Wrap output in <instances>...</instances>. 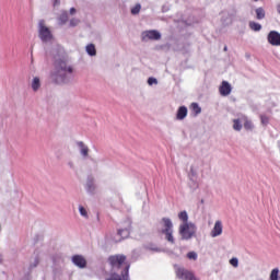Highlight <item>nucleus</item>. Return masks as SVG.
<instances>
[{
    "label": "nucleus",
    "mask_w": 280,
    "mask_h": 280,
    "mask_svg": "<svg viewBox=\"0 0 280 280\" xmlns=\"http://www.w3.org/2000/svg\"><path fill=\"white\" fill-rule=\"evenodd\" d=\"M55 59L54 70L50 72V80L55 84H69L71 75H73V66L69 63L65 49L58 47L52 50Z\"/></svg>",
    "instance_id": "obj_1"
},
{
    "label": "nucleus",
    "mask_w": 280,
    "mask_h": 280,
    "mask_svg": "<svg viewBox=\"0 0 280 280\" xmlns=\"http://www.w3.org/2000/svg\"><path fill=\"white\" fill-rule=\"evenodd\" d=\"M177 218L182 222L178 226V235L180 240L189 241L192 240V237H196L198 226H196L194 222H189V214L187 211H180L177 214Z\"/></svg>",
    "instance_id": "obj_2"
},
{
    "label": "nucleus",
    "mask_w": 280,
    "mask_h": 280,
    "mask_svg": "<svg viewBox=\"0 0 280 280\" xmlns=\"http://www.w3.org/2000/svg\"><path fill=\"white\" fill-rule=\"evenodd\" d=\"M161 233L164 235V240L168 242V244H176V237H174V222L172 219L164 217L160 221Z\"/></svg>",
    "instance_id": "obj_3"
},
{
    "label": "nucleus",
    "mask_w": 280,
    "mask_h": 280,
    "mask_svg": "<svg viewBox=\"0 0 280 280\" xmlns=\"http://www.w3.org/2000/svg\"><path fill=\"white\" fill-rule=\"evenodd\" d=\"M38 36L43 43H49V40L54 38L51 30L47 27V24H45V21L43 20L38 22Z\"/></svg>",
    "instance_id": "obj_4"
},
{
    "label": "nucleus",
    "mask_w": 280,
    "mask_h": 280,
    "mask_svg": "<svg viewBox=\"0 0 280 280\" xmlns=\"http://www.w3.org/2000/svg\"><path fill=\"white\" fill-rule=\"evenodd\" d=\"M161 32L156 30H149L141 33V40L143 43H150V40H161Z\"/></svg>",
    "instance_id": "obj_5"
},
{
    "label": "nucleus",
    "mask_w": 280,
    "mask_h": 280,
    "mask_svg": "<svg viewBox=\"0 0 280 280\" xmlns=\"http://www.w3.org/2000/svg\"><path fill=\"white\" fill-rule=\"evenodd\" d=\"M175 272H176L177 279H180V280H200V279L196 278L194 272H191L183 267H176Z\"/></svg>",
    "instance_id": "obj_6"
},
{
    "label": "nucleus",
    "mask_w": 280,
    "mask_h": 280,
    "mask_svg": "<svg viewBox=\"0 0 280 280\" xmlns=\"http://www.w3.org/2000/svg\"><path fill=\"white\" fill-rule=\"evenodd\" d=\"M28 86L33 93H38L43 89V79L38 75H33L28 81Z\"/></svg>",
    "instance_id": "obj_7"
},
{
    "label": "nucleus",
    "mask_w": 280,
    "mask_h": 280,
    "mask_svg": "<svg viewBox=\"0 0 280 280\" xmlns=\"http://www.w3.org/2000/svg\"><path fill=\"white\" fill-rule=\"evenodd\" d=\"M128 237H130V222H127L126 228L118 230L116 236L114 237V242H121V240H126Z\"/></svg>",
    "instance_id": "obj_8"
},
{
    "label": "nucleus",
    "mask_w": 280,
    "mask_h": 280,
    "mask_svg": "<svg viewBox=\"0 0 280 280\" xmlns=\"http://www.w3.org/2000/svg\"><path fill=\"white\" fill-rule=\"evenodd\" d=\"M108 261L113 270H115V268H121V266H124V262L126 261V256L124 255L110 256L108 258Z\"/></svg>",
    "instance_id": "obj_9"
},
{
    "label": "nucleus",
    "mask_w": 280,
    "mask_h": 280,
    "mask_svg": "<svg viewBox=\"0 0 280 280\" xmlns=\"http://www.w3.org/2000/svg\"><path fill=\"white\" fill-rule=\"evenodd\" d=\"M130 270V266L127 265L121 271L120 275L118 273H112L109 277H107L105 280H130V276H128V271Z\"/></svg>",
    "instance_id": "obj_10"
},
{
    "label": "nucleus",
    "mask_w": 280,
    "mask_h": 280,
    "mask_svg": "<svg viewBox=\"0 0 280 280\" xmlns=\"http://www.w3.org/2000/svg\"><path fill=\"white\" fill-rule=\"evenodd\" d=\"M267 40L269 45H272L273 47H280V34L277 31L269 32L267 36Z\"/></svg>",
    "instance_id": "obj_11"
},
{
    "label": "nucleus",
    "mask_w": 280,
    "mask_h": 280,
    "mask_svg": "<svg viewBox=\"0 0 280 280\" xmlns=\"http://www.w3.org/2000/svg\"><path fill=\"white\" fill-rule=\"evenodd\" d=\"M224 231V226L222 225V221L218 220L214 222V225L210 232V237H220Z\"/></svg>",
    "instance_id": "obj_12"
},
{
    "label": "nucleus",
    "mask_w": 280,
    "mask_h": 280,
    "mask_svg": "<svg viewBox=\"0 0 280 280\" xmlns=\"http://www.w3.org/2000/svg\"><path fill=\"white\" fill-rule=\"evenodd\" d=\"M77 148H78L82 159H89L91 149H89V145H86V143H84L83 141H79V142H77Z\"/></svg>",
    "instance_id": "obj_13"
},
{
    "label": "nucleus",
    "mask_w": 280,
    "mask_h": 280,
    "mask_svg": "<svg viewBox=\"0 0 280 280\" xmlns=\"http://www.w3.org/2000/svg\"><path fill=\"white\" fill-rule=\"evenodd\" d=\"M233 88L229 84V81H223L219 88V93L223 97L231 95Z\"/></svg>",
    "instance_id": "obj_14"
},
{
    "label": "nucleus",
    "mask_w": 280,
    "mask_h": 280,
    "mask_svg": "<svg viewBox=\"0 0 280 280\" xmlns=\"http://www.w3.org/2000/svg\"><path fill=\"white\" fill-rule=\"evenodd\" d=\"M72 264L78 268H86V259L82 255L72 256Z\"/></svg>",
    "instance_id": "obj_15"
},
{
    "label": "nucleus",
    "mask_w": 280,
    "mask_h": 280,
    "mask_svg": "<svg viewBox=\"0 0 280 280\" xmlns=\"http://www.w3.org/2000/svg\"><path fill=\"white\" fill-rule=\"evenodd\" d=\"M85 189L89 194H95V190L97 189V186L95 185V178L88 177L85 183Z\"/></svg>",
    "instance_id": "obj_16"
},
{
    "label": "nucleus",
    "mask_w": 280,
    "mask_h": 280,
    "mask_svg": "<svg viewBox=\"0 0 280 280\" xmlns=\"http://www.w3.org/2000/svg\"><path fill=\"white\" fill-rule=\"evenodd\" d=\"M187 107L185 106H180L178 109H177V113H176V119L178 121H183V119H185L187 117Z\"/></svg>",
    "instance_id": "obj_17"
},
{
    "label": "nucleus",
    "mask_w": 280,
    "mask_h": 280,
    "mask_svg": "<svg viewBox=\"0 0 280 280\" xmlns=\"http://www.w3.org/2000/svg\"><path fill=\"white\" fill-rule=\"evenodd\" d=\"M242 119H243V126L245 130H249V131L255 130V124H253V120L248 119V117L246 116H243Z\"/></svg>",
    "instance_id": "obj_18"
},
{
    "label": "nucleus",
    "mask_w": 280,
    "mask_h": 280,
    "mask_svg": "<svg viewBox=\"0 0 280 280\" xmlns=\"http://www.w3.org/2000/svg\"><path fill=\"white\" fill-rule=\"evenodd\" d=\"M243 122L244 120L242 119V117L233 119V130H235L236 132H241L243 128Z\"/></svg>",
    "instance_id": "obj_19"
},
{
    "label": "nucleus",
    "mask_w": 280,
    "mask_h": 280,
    "mask_svg": "<svg viewBox=\"0 0 280 280\" xmlns=\"http://www.w3.org/2000/svg\"><path fill=\"white\" fill-rule=\"evenodd\" d=\"M85 51L88 56H97V49L95 48V44H89L85 46Z\"/></svg>",
    "instance_id": "obj_20"
},
{
    "label": "nucleus",
    "mask_w": 280,
    "mask_h": 280,
    "mask_svg": "<svg viewBox=\"0 0 280 280\" xmlns=\"http://www.w3.org/2000/svg\"><path fill=\"white\" fill-rule=\"evenodd\" d=\"M58 21H59V25H66V23L69 21V12L67 11L61 12Z\"/></svg>",
    "instance_id": "obj_21"
},
{
    "label": "nucleus",
    "mask_w": 280,
    "mask_h": 280,
    "mask_svg": "<svg viewBox=\"0 0 280 280\" xmlns=\"http://www.w3.org/2000/svg\"><path fill=\"white\" fill-rule=\"evenodd\" d=\"M190 110H192L195 115H200L202 113V108L200 107V105H198V103H191Z\"/></svg>",
    "instance_id": "obj_22"
},
{
    "label": "nucleus",
    "mask_w": 280,
    "mask_h": 280,
    "mask_svg": "<svg viewBox=\"0 0 280 280\" xmlns=\"http://www.w3.org/2000/svg\"><path fill=\"white\" fill-rule=\"evenodd\" d=\"M256 18L261 21V19H266V11L264 8H257L256 9Z\"/></svg>",
    "instance_id": "obj_23"
},
{
    "label": "nucleus",
    "mask_w": 280,
    "mask_h": 280,
    "mask_svg": "<svg viewBox=\"0 0 280 280\" xmlns=\"http://www.w3.org/2000/svg\"><path fill=\"white\" fill-rule=\"evenodd\" d=\"M269 280H279V268H273L270 271Z\"/></svg>",
    "instance_id": "obj_24"
},
{
    "label": "nucleus",
    "mask_w": 280,
    "mask_h": 280,
    "mask_svg": "<svg viewBox=\"0 0 280 280\" xmlns=\"http://www.w3.org/2000/svg\"><path fill=\"white\" fill-rule=\"evenodd\" d=\"M130 12L131 14H133V16H137V14L141 12V3H137L133 7H131Z\"/></svg>",
    "instance_id": "obj_25"
},
{
    "label": "nucleus",
    "mask_w": 280,
    "mask_h": 280,
    "mask_svg": "<svg viewBox=\"0 0 280 280\" xmlns=\"http://www.w3.org/2000/svg\"><path fill=\"white\" fill-rule=\"evenodd\" d=\"M80 23H81L80 18H72L69 21V27H78Z\"/></svg>",
    "instance_id": "obj_26"
},
{
    "label": "nucleus",
    "mask_w": 280,
    "mask_h": 280,
    "mask_svg": "<svg viewBox=\"0 0 280 280\" xmlns=\"http://www.w3.org/2000/svg\"><path fill=\"white\" fill-rule=\"evenodd\" d=\"M249 27L250 30H253L254 32H260L261 31V24L257 23V22H250L249 23Z\"/></svg>",
    "instance_id": "obj_27"
},
{
    "label": "nucleus",
    "mask_w": 280,
    "mask_h": 280,
    "mask_svg": "<svg viewBox=\"0 0 280 280\" xmlns=\"http://www.w3.org/2000/svg\"><path fill=\"white\" fill-rule=\"evenodd\" d=\"M260 124L262 126H268V124H270V117L266 116V115H260Z\"/></svg>",
    "instance_id": "obj_28"
},
{
    "label": "nucleus",
    "mask_w": 280,
    "mask_h": 280,
    "mask_svg": "<svg viewBox=\"0 0 280 280\" xmlns=\"http://www.w3.org/2000/svg\"><path fill=\"white\" fill-rule=\"evenodd\" d=\"M147 84H149L150 86H156L159 84V80L154 77H150L147 80Z\"/></svg>",
    "instance_id": "obj_29"
},
{
    "label": "nucleus",
    "mask_w": 280,
    "mask_h": 280,
    "mask_svg": "<svg viewBox=\"0 0 280 280\" xmlns=\"http://www.w3.org/2000/svg\"><path fill=\"white\" fill-rule=\"evenodd\" d=\"M79 212L82 218H89V212L86 211V208L83 206H79Z\"/></svg>",
    "instance_id": "obj_30"
},
{
    "label": "nucleus",
    "mask_w": 280,
    "mask_h": 280,
    "mask_svg": "<svg viewBox=\"0 0 280 280\" xmlns=\"http://www.w3.org/2000/svg\"><path fill=\"white\" fill-rule=\"evenodd\" d=\"M188 259H192L194 261H196L198 259V254H196V252H190L187 254Z\"/></svg>",
    "instance_id": "obj_31"
},
{
    "label": "nucleus",
    "mask_w": 280,
    "mask_h": 280,
    "mask_svg": "<svg viewBox=\"0 0 280 280\" xmlns=\"http://www.w3.org/2000/svg\"><path fill=\"white\" fill-rule=\"evenodd\" d=\"M230 264H231V266H233V268H237V266H240V260L234 257V258L230 259Z\"/></svg>",
    "instance_id": "obj_32"
},
{
    "label": "nucleus",
    "mask_w": 280,
    "mask_h": 280,
    "mask_svg": "<svg viewBox=\"0 0 280 280\" xmlns=\"http://www.w3.org/2000/svg\"><path fill=\"white\" fill-rule=\"evenodd\" d=\"M75 14H78V9L70 8V10L68 12V16H75Z\"/></svg>",
    "instance_id": "obj_33"
},
{
    "label": "nucleus",
    "mask_w": 280,
    "mask_h": 280,
    "mask_svg": "<svg viewBox=\"0 0 280 280\" xmlns=\"http://www.w3.org/2000/svg\"><path fill=\"white\" fill-rule=\"evenodd\" d=\"M54 7L60 5V0H51Z\"/></svg>",
    "instance_id": "obj_34"
},
{
    "label": "nucleus",
    "mask_w": 280,
    "mask_h": 280,
    "mask_svg": "<svg viewBox=\"0 0 280 280\" xmlns=\"http://www.w3.org/2000/svg\"><path fill=\"white\" fill-rule=\"evenodd\" d=\"M0 264H3V256L0 255Z\"/></svg>",
    "instance_id": "obj_35"
},
{
    "label": "nucleus",
    "mask_w": 280,
    "mask_h": 280,
    "mask_svg": "<svg viewBox=\"0 0 280 280\" xmlns=\"http://www.w3.org/2000/svg\"><path fill=\"white\" fill-rule=\"evenodd\" d=\"M69 166H70V167H73V163H69Z\"/></svg>",
    "instance_id": "obj_36"
},
{
    "label": "nucleus",
    "mask_w": 280,
    "mask_h": 280,
    "mask_svg": "<svg viewBox=\"0 0 280 280\" xmlns=\"http://www.w3.org/2000/svg\"><path fill=\"white\" fill-rule=\"evenodd\" d=\"M272 106H277V104H272Z\"/></svg>",
    "instance_id": "obj_37"
},
{
    "label": "nucleus",
    "mask_w": 280,
    "mask_h": 280,
    "mask_svg": "<svg viewBox=\"0 0 280 280\" xmlns=\"http://www.w3.org/2000/svg\"><path fill=\"white\" fill-rule=\"evenodd\" d=\"M254 1H259V0H254Z\"/></svg>",
    "instance_id": "obj_38"
}]
</instances>
